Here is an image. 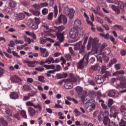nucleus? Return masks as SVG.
<instances>
[{
    "mask_svg": "<svg viewBox=\"0 0 126 126\" xmlns=\"http://www.w3.org/2000/svg\"><path fill=\"white\" fill-rule=\"evenodd\" d=\"M117 61L116 58H113L109 62V66L111 67L113 64L117 63Z\"/></svg>",
    "mask_w": 126,
    "mask_h": 126,
    "instance_id": "nucleus-23",
    "label": "nucleus"
},
{
    "mask_svg": "<svg viewBox=\"0 0 126 126\" xmlns=\"http://www.w3.org/2000/svg\"><path fill=\"white\" fill-rule=\"evenodd\" d=\"M30 87L29 85H25L23 86V89L25 91H28L29 90Z\"/></svg>",
    "mask_w": 126,
    "mask_h": 126,
    "instance_id": "nucleus-53",
    "label": "nucleus"
},
{
    "mask_svg": "<svg viewBox=\"0 0 126 126\" xmlns=\"http://www.w3.org/2000/svg\"><path fill=\"white\" fill-rule=\"evenodd\" d=\"M63 22V24H66L67 23V19L65 16L61 14L59 17L58 19L55 21V23L56 24H61Z\"/></svg>",
    "mask_w": 126,
    "mask_h": 126,
    "instance_id": "nucleus-7",
    "label": "nucleus"
},
{
    "mask_svg": "<svg viewBox=\"0 0 126 126\" xmlns=\"http://www.w3.org/2000/svg\"><path fill=\"white\" fill-rule=\"evenodd\" d=\"M106 1L109 3H115V4L118 3V0H106Z\"/></svg>",
    "mask_w": 126,
    "mask_h": 126,
    "instance_id": "nucleus-43",
    "label": "nucleus"
},
{
    "mask_svg": "<svg viewBox=\"0 0 126 126\" xmlns=\"http://www.w3.org/2000/svg\"><path fill=\"white\" fill-rule=\"evenodd\" d=\"M54 62V58L53 57H49L46 61L45 63H48L50 64L51 63H52Z\"/></svg>",
    "mask_w": 126,
    "mask_h": 126,
    "instance_id": "nucleus-28",
    "label": "nucleus"
},
{
    "mask_svg": "<svg viewBox=\"0 0 126 126\" xmlns=\"http://www.w3.org/2000/svg\"><path fill=\"white\" fill-rule=\"evenodd\" d=\"M28 112L31 117H33V116H35V114H36V111L31 107H29Z\"/></svg>",
    "mask_w": 126,
    "mask_h": 126,
    "instance_id": "nucleus-19",
    "label": "nucleus"
},
{
    "mask_svg": "<svg viewBox=\"0 0 126 126\" xmlns=\"http://www.w3.org/2000/svg\"><path fill=\"white\" fill-rule=\"evenodd\" d=\"M88 41V36H86L84 39L83 44L82 45V41H79L76 44V46L75 47L76 50H79V54L83 56L85 54L86 47L85 45Z\"/></svg>",
    "mask_w": 126,
    "mask_h": 126,
    "instance_id": "nucleus-3",
    "label": "nucleus"
},
{
    "mask_svg": "<svg viewBox=\"0 0 126 126\" xmlns=\"http://www.w3.org/2000/svg\"><path fill=\"white\" fill-rule=\"evenodd\" d=\"M103 53L104 55H110L111 50H110V48L107 47L104 50Z\"/></svg>",
    "mask_w": 126,
    "mask_h": 126,
    "instance_id": "nucleus-32",
    "label": "nucleus"
},
{
    "mask_svg": "<svg viewBox=\"0 0 126 126\" xmlns=\"http://www.w3.org/2000/svg\"><path fill=\"white\" fill-rule=\"evenodd\" d=\"M32 7L33 8H35V10L40 9V8H41V5L40 4L34 3L32 5Z\"/></svg>",
    "mask_w": 126,
    "mask_h": 126,
    "instance_id": "nucleus-33",
    "label": "nucleus"
},
{
    "mask_svg": "<svg viewBox=\"0 0 126 126\" xmlns=\"http://www.w3.org/2000/svg\"><path fill=\"white\" fill-rule=\"evenodd\" d=\"M115 67L116 70H119V69H121V64L118 63L115 64Z\"/></svg>",
    "mask_w": 126,
    "mask_h": 126,
    "instance_id": "nucleus-54",
    "label": "nucleus"
},
{
    "mask_svg": "<svg viewBox=\"0 0 126 126\" xmlns=\"http://www.w3.org/2000/svg\"><path fill=\"white\" fill-rule=\"evenodd\" d=\"M39 24H40V20L38 18H34V21H30L27 23V25L34 30L38 29Z\"/></svg>",
    "mask_w": 126,
    "mask_h": 126,
    "instance_id": "nucleus-5",
    "label": "nucleus"
},
{
    "mask_svg": "<svg viewBox=\"0 0 126 126\" xmlns=\"http://www.w3.org/2000/svg\"><path fill=\"white\" fill-rule=\"evenodd\" d=\"M28 63V65L30 67H34V64H35V61H28L27 62Z\"/></svg>",
    "mask_w": 126,
    "mask_h": 126,
    "instance_id": "nucleus-29",
    "label": "nucleus"
},
{
    "mask_svg": "<svg viewBox=\"0 0 126 126\" xmlns=\"http://www.w3.org/2000/svg\"><path fill=\"white\" fill-rule=\"evenodd\" d=\"M120 110L121 111V112L122 113H123L124 112H126V106L123 105L120 107Z\"/></svg>",
    "mask_w": 126,
    "mask_h": 126,
    "instance_id": "nucleus-56",
    "label": "nucleus"
},
{
    "mask_svg": "<svg viewBox=\"0 0 126 126\" xmlns=\"http://www.w3.org/2000/svg\"><path fill=\"white\" fill-rule=\"evenodd\" d=\"M21 115L24 119H27V115H26V111L22 110L21 112Z\"/></svg>",
    "mask_w": 126,
    "mask_h": 126,
    "instance_id": "nucleus-36",
    "label": "nucleus"
},
{
    "mask_svg": "<svg viewBox=\"0 0 126 126\" xmlns=\"http://www.w3.org/2000/svg\"><path fill=\"white\" fill-rule=\"evenodd\" d=\"M53 15V12L49 13L47 16V19L48 20H52Z\"/></svg>",
    "mask_w": 126,
    "mask_h": 126,
    "instance_id": "nucleus-44",
    "label": "nucleus"
},
{
    "mask_svg": "<svg viewBox=\"0 0 126 126\" xmlns=\"http://www.w3.org/2000/svg\"><path fill=\"white\" fill-rule=\"evenodd\" d=\"M44 68L42 66L35 68V70H37V71H39V72H43V71H44Z\"/></svg>",
    "mask_w": 126,
    "mask_h": 126,
    "instance_id": "nucleus-37",
    "label": "nucleus"
},
{
    "mask_svg": "<svg viewBox=\"0 0 126 126\" xmlns=\"http://www.w3.org/2000/svg\"><path fill=\"white\" fill-rule=\"evenodd\" d=\"M94 80L97 84H102L105 80L103 76L101 75H96L94 79Z\"/></svg>",
    "mask_w": 126,
    "mask_h": 126,
    "instance_id": "nucleus-12",
    "label": "nucleus"
},
{
    "mask_svg": "<svg viewBox=\"0 0 126 126\" xmlns=\"http://www.w3.org/2000/svg\"><path fill=\"white\" fill-rule=\"evenodd\" d=\"M91 46H92L93 51H95V52L100 51V53H102L104 49L107 47V44L103 43L100 47H99V39L96 37L93 39L92 37H90L87 46V50L88 51H89V50L91 49Z\"/></svg>",
    "mask_w": 126,
    "mask_h": 126,
    "instance_id": "nucleus-1",
    "label": "nucleus"
},
{
    "mask_svg": "<svg viewBox=\"0 0 126 126\" xmlns=\"http://www.w3.org/2000/svg\"><path fill=\"white\" fill-rule=\"evenodd\" d=\"M54 30H53L54 32H56V35L57 36V39L59 40L60 43H62L64 40V36L63 32L61 33L63 30H64V27L63 26H61L59 27H54Z\"/></svg>",
    "mask_w": 126,
    "mask_h": 126,
    "instance_id": "nucleus-2",
    "label": "nucleus"
},
{
    "mask_svg": "<svg viewBox=\"0 0 126 126\" xmlns=\"http://www.w3.org/2000/svg\"><path fill=\"white\" fill-rule=\"evenodd\" d=\"M81 27V22L80 20L77 19L74 21V28H75V29H79Z\"/></svg>",
    "mask_w": 126,
    "mask_h": 126,
    "instance_id": "nucleus-15",
    "label": "nucleus"
},
{
    "mask_svg": "<svg viewBox=\"0 0 126 126\" xmlns=\"http://www.w3.org/2000/svg\"><path fill=\"white\" fill-rule=\"evenodd\" d=\"M114 104V100L113 99H108V106L110 107H112V105Z\"/></svg>",
    "mask_w": 126,
    "mask_h": 126,
    "instance_id": "nucleus-38",
    "label": "nucleus"
},
{
    "mask_svg": "<svg viewBox=\"0 0 126 126\" xmlns=\"http://www.w3.org/2000/svg\"><path fill=\"white\" fill-rule=\"evenodd\" d=\"M103 123L105 126H107V125H111V120L109 119V117L105 116L104 117Z\"/></svg>",
    "mask_w": 126,
    "mask_h": 126,
    "instance_id": "nucleus-18",
    "label": "nucleus"
},
{
    "mask_svg": "<svg viewBox=\"0 0 126 126\" xmlns=\"http://www.w3.org/2000/svg\"><path fill=\"white\" fill-rule=\"evenodd\" d=\"M120 126H126V122L124 120H121L120 123Z\"/></svg>",
    "mask_w": 126,
    "mask_h": 126,
    "instance_id": "nucleus-55",
    "label": "nucleus"
},
{
    "mask_svg": "<svg viewBox=\"0 0 126 126\" xmlns=\"http://www.w3.org/2000/svg\"><path fill=\"white\" fill-rule=\"evenodd\" d=\"M10 80L13 83H20L22 80L17 75H13L10 77Z\"/></svg>",
    "mask_w": 126,
    "mask_h": 126,
    "instance_id": "nucleus-13",
    "label": "nucleus"
},
{
    "mask_svg": "<svg viewBox=\"0 0 126 126\" xmlns=\"http://www.w3.org/2000/svg\"><path fill=\"white\" fill-rule=\"evenodd\" d=\"M101 72H102V74L103 73H105V72H106V66L103 65L102 66Z\"/></svg>",
    "mask_w": 126,
    "mask_h": 126,
    "instance_id": "nucleus-60",
    "label": "nucleus"
},
{
    "mask_svg": "<svg viewBox=\"0 0 126 126\" xmlns=\"http://www.w3.org/2000/svg\"><path fill=\"white\" fill-rule=\"evenodd\" d=\"M104 20H105V21H107V22L110 23V24H113V21H111V20H110V19H109V18H108V17H105Z\"/></svg>",
    "mask_w": 126,
    "mask_h": 126,
    "instance_id": "nucleus-50",
    "label": "nucleus"
},
{
    "mask_svg": "<svg viewBox=\"0 0 126 126\" xmlns=\"http://www.w3.org/2000/svg\"><path fill=\"white\" fill-rule=\"evenodd\" d=\"M27 106H32L35 109H39L40 111L42 110V106L40 104L35 105L34 103H32L31 101H28L27 102Z\"/></svg>",
    "mask_w": 126,
    "mask_h": 126,
    "instance_id": "nucleus-14",
    "label": "nucleus"
},
{
    "mask_svg": "<svg viewBox=\"0 0 126 126\" xmlns=\"http://www.w3.org/2000/svg\"><path fill=\"white\" fill-rule=\"evenodd\" d=\"M5 112L6 115H8V117H12V112L11 110L9 108H5Z\"/></svg>",
    "mask_w": 126,
    "mask_h": 126,
    "instance_id": "nucleus-25",
    "label": "nucleus"
},
{
    "mask_svg": "<svg viewBox=\"0 0 126 126\" xmlns=\"http://www.w3.org/2000/svg\"><path fill=\"white\" fill-rule=\"evenodd\" d=\"M41 57H43V58H47V57L49 56V53L45 52L43 54H41Z\"/></svg>",
    "mask_w": 126,
    "mask_h": 126,
    "instance_id": "nucleus-49",
    "label": "nucleus"
},
{
    "mask_svg": "<svg viewBox=\"0 0 126 126\" xmlns=\"http://www.w3.org/2000/svg\"><path fill=\"white\" fill-rule=\"evenodd\" d=\"M3 73H4V70L1 67H0V77L3 75Z\"/></svg>",
    "mask_w": 126,
    "mask_h": 126,
    "instance_id": "nucleus-52",
    "label": "nucleus"
},
{
    "mask_svg": "<svg viewBox=\"0 0 126 126\" xmlns=\"http://www.w3.org/2000/svg\"><path fill=\"white\" fill-rule=\"evenodd\" d=\"M16 17L17 20H23L25 18V15L22 13H20L16 15Z\"/></svg>",
    "mask_w": 126,
    "mask_h": 126,
    "instance_id": "nucleus-21",
    "label": "nucleus"
},
{
    "mask_svg": "<svg viewBox=\"0 0 126 126\" xmlns=\"http://www.w3.org/2000/svg\"><path fill=\"white\" fill-rule=\"evenodd\" d=\"M10 44H8V47H11V48H14V45H15V43H14V41L10 40L9 41Z\"/></svg>",
    "mask_w": 126,
    "mask_h": 126,
    "instance_id": "nucleus-45",
    "label": "nucleus"
},
{
    "mask_svg": "<svg viewBox=\"0 0 126 126\" xmlns=\"http://www.w3.org/2000/svg\"><path fill=\"white\" fill-rule=\"evenodd\" d=\"M42 27H44L46 30H49V26L46 23H43L42 25Z\"/></svg>",
    "mask_w": 126,
    "mask_h": 126,
    "instance_id": "nucleus-47",
    "label": "nucleus"
},
{
    "mask_svg": "<svg viewBox=\"0 0 126 126\" xmlns=\"http://www.w3.org/2000/svg\"><path fill=\"white\" fill-rule=\"evenodd\" d=\"M48 5H49V4L47 2H44V3H40L41 7H44L45 6H48Z\"/></svg>",
    "mask_w": 126,
    "mask_h": 126,
    "instance_id": "nucleus-57",
    "label": "nucleus"
},
{
    "mask_svg": "<svg viewBox=\"0 0 126 126\" xmlns=\"http://www.w3.org/2000/svg\"><path fill=\"white\" fill-rule=\"evenodd\" d=\"M95 19L97 22L100 23V24H103V20L100 18L99 17H95Z\"/></svg>",
    "mask_w": 126,
    "mask_h": 126,
    "instance_id": "nucleus-39",
    "label": "nucleus"
},
{
    "mask_svg": "<svg viewBox=\"0 0 126 126\" xmlns=\"http://www.w3.org/2000/svg\"><path fill=\"white\" fill-rule=\"evenodd\" d=\"M58 6L55 5L54 6V17L56 18L57 16H58Z\"/></svg>",
    "mask_w": 126,
    "mask_h": 126,
    "instance_id": "nucleus-27",
    "label": "nucleus"
},
{
    "mask_svg": "<svg viewBox=\"0 0 126 126\" xmlns=\"http://www.w3.org/2000/svg\"><path fill=\"white\" fill-rule=\"evenodd\" d=\"M60 61H61V62H63V63H61L62 65L63 66V64L66 63V61H65V59L63 57H61V58L60 59Z\"/></svg>",
    "mask_w": 126,
    "mask_h": 126,
    "instance_id": "nucleus-46",
    "label": "nucleus"
},
{
    "mask_svg": "<svg viewBox=\"0 0 126 126\" xmlns=\"http://www.w3.org/2000/svg\"><path fill=\"white\" fill-rule=\"evenodd\" d=\"M89 59V55L86 54L83 59L80 61L78 63V68H80V69H82V68H84L85 65H87L88 64V59Z\"/></svg>",
    "mask_w": 126,
    "mask_h": 126,
    "instance_id": "nucleus-4",
    "label": "nucleus"
},
{
    "mask_svg": "<svg viewBox=\"0 0 126 126\" xmlns=\"http://www.w3.org/2000/svg\"><path fill=\"white\" fill-rule=\"evenodd\" d=\"M85 107L86 109H88L89 108L90 112H91L93 109H95L96 105L93 103L92 100H88L85 104Z\"/></svg>",
    "mask_w": 126,
    "mask_h": 126,
    "instance_id": "nucleus-8",
    "label": "nucleus"
},
{
    "mask_svg": "<svg viewBox=\"0 0 126 126\" xmlns=\"http://www.w3.org/2000/svg\"><path fill=\"white\" fill-rule=\"evenodd\" d=\"M108 95L109 97L117 98L119 96V92L116 90H110L108 92Z\"/></svg>",
    "mask_w": 126,
    "mask_h": 126,
    "instance_id": "nucleus-11",
    "label": "nucleus"
},
{
    "mask_svg": "<svg viewBox=\"0 0 126 126\" xmlns=\"http://www.w3.org/2000/svg\"><path fill=\"white\" fill-rule=\"evenodd\" d=\"M67 77V73H63L62 74H57L56 78L57 79H62V78H66Z\"/></svg>",
    "mask_w": 126,
    "mask_h": 126,
    "instance_id": "nucleus-16",
    "label": "nucleus"
},
{
    "mask_svg": "<svg viewBox=\"0 0 126 126\" xmlns=\"http://www.w3.org/2000/svg\"><path fill=\"white\" fill-rule=\"evenodd\" d=\"M113 114V117L114 118V119H116L117 117L118 116V114H119V112L115 111V112L112 113Z\"/></svg>",
    "mask_w": 126,
    "mask_h": 126,
    "instance_id": "nucleus-61",
    "label": "nucleus"
},
{
    "mask_svg": "<svg viewBox=\"0 0 126 126\" xmlns=\"http://www.w3.org/2000/svg\"><path fill=\"white\" fill-rule=\"evenodd\" d=\"M15 43L16 44H24V41L23 40H18L16 39Z\"/></svg>",
    "mask_w": 126,
    "mask_h": 126,
    "instance_id": "nucleus-58",
    "label": "nucleus"
},
{
    "mask_svg": "<svg viewBox=\"0 0 126 126\" xmlns=\"http://www.w3.org/2000/svg\"><path fill=\"white\" fill-rule=\"evenodd\" d=\"M38 81H40V82H42L43 83H45L46 82V81H45V77L44 76H39L37 77Z\"/></svg>",
    "mask_w": 126,
    "mask_h": 126,
    "instance_id": "nucleus-30",
    "label": "nucleus"
},
{
    "mask_svg": "<svg viewBox=\"0 0 126 126\" xmlns=\"http://www.w3.org/2000/svg\"><path fill=\"white\" fill-rule=\"evenodd\" d=\"M96 29L97 31H99V32H104V29H103L101 27H97Z\"/></svg>",
    "mask_w": 126,
    "mask_h": 126,
    "instance_id": "nucleus-62",
    "label": "nucleus"
},
{
    "mask_svg": "<svg viewBox=\"0 0 126 126\" xmlns=\"http://www.w3.org/2000/svg\"><path fill=\"white\" fill-rule=\"evenodd\" d=\"M120 53L122 56H126V52L124 49H122Z\"/></svg>",
    "mask_w": 126,
    "mask_h": 126,
    "instance_id": "nucleus-64",
    "label": "nucleus"
},
{
    "mask_svg": "<svg viewBox=\"0 0 126 126\" xmlns=\"http://www.w3.org/2000/svg\"><path fill=\"white\" fill-rule=\"evenodd\" d=\"M9 6L12 8L15 7L16 6V2L11 0L9 3Z\"/></svg>",
    "mask_w": 126,
    "mask_h": 126,
    "instance_id": "nucleus-26",
    "label": "nucleus"
},
{
    "mask_svg": "<svg viewBox=\"0 0 126 126\" xmlns=\"http://www.w3.org/2000/svg\"><path fill=\"white\" fill-rule=\"evenodd\" d=\"M112 74H111V72H109L108 71H107L105 72V73L102 77H103L104 78H107L109 77V76H111Z\"/></svg>",
    "mask_w": 126,
    "mask_h": 126,
    "instance_id": "nucleus-34",
    "label": "nucleus"
},
{
    "mask_svg": "<svg viewBox=\"0 0 126 126\" xmlns=\"http://www.w3.org/2000/svg\"><path fill=\"white\" fill-rule=\"evenodd\" d=\"M10 98H11V99H13V100H15L18 98V94L15 92H12L10 94Z\"/></svg>",
    "mask_w": 126,
    "mask_h": 126,
    "instance_id": "nucleus-22",
    "label": "nucleus"
},
{
    "mask_svg": "<svg viewBox=\"0 0 126 126\" xmlns=\"http://www.w3.org/2000/svg\"><path fill=\"white\" fill-rule=\"evenodd\" d=\"M65 89H71L73 87V85L71 82H66L64 85Z\"/></svg>",
    "mask_w": 126,
    "mask_h": 126,
    "instance_id": "nucleus-17",
    "label": "nucleus"
},
{
    "mask_svg": "<svg viewBox=\"0 0 126 126\" xmlns=\"http://www.w3.org/2000/svg\"><path fill=\"white\" fill-rule=\"evenodd\" d=\"M47 42V38L40 37V44H45Z\"/></svg>",
    "mask_w": 126,
    "mask_h": 126,
    "instance_id": "nucleus-41",
    "label": "nucleus"
},
{
    "mask_svg": "<svg viewBox=\"0 0 126 126\" xmlns=\"http://www.w3.org/2000/svg\"><path fill=\"white\" fill-rule=\"evenodd\" d=\"M40 52L41 54H44V53H45L46 51H47V49H46V48H43L42 47L40 48Z\"/></svg>",
    "mask_w": 126,
    "mask_h": 126,
    "instance_id": "nucleus-63",
    "label": "nucleus"
},
{
    "mask_svg": "<svg viewBox=\"0 0 126 126\" xmlns=\"http://www.w3.org/2000/svg\"><path fill=\"white\" fill-rule=\"evenodd\" d=\"M65 57L67 59V61H71V56H70V55L66 54Z\"/></svg>",
    "mask_w": 126,
    "mask_h": 126,
    "instance_id": "nucleus-59",
    "label": "nucleus"
},
{
    "mask_svg": "<svg viewBox=\"0 0 126 126\" xmlns=\"http://www.w3.org/2000/svg\"><path fill=\"white\" fill-rule=\"evenodd\" d=\"M63 13L66 15H68L69 19H72L74 16V13H75V11L73 8L69 9L68 7L65 6L64 7Z\"/></svg>",
    "mask_w": 126,
    "mask_h": 126,
    "instance_id": "nucleus-6",
    "label": "nucleus"
},
{
    "mask_svg": "<svg viewBox=\"0 0 126 126\" xmlns=\"http://www.w3.org/2000/svg\"><path fill=\"white\" fill-rule=\"evenodd\" d=\"M111 113H114L115 112H118V110H116V107L113 106L110 109Z\"/></svg>",
    "mask_w": 126,
    "mask_h": 126,
    "instance_id": "nucleus-51",
    "label": "nucleus"
},
{
    "mask_svg": "<svg viewBox=\"0 0 126 126\" xmlns=\"http://www.w3.org/2000/svg\"><path fill=\"white\" fill-rule=\"evenodd\" d=\"M49 12V9L48 8H44L42 10V14L43 15H47Z\"/></svg>",
    "mask_w": 126,
    "mask_h": 126,
    "instance_id": "nucleus-35",
    "label": "nucleus"
},
{
    "mask_svg": "<svg viewBox=\"0 0 126 126\" xmlns=\"http://www.w3.org/2000/svg\"><path fill=\"white\" fill-rule=\"evenodd\" d=\"M75 92L79 97H83L86 94V93L83 91V89L80 87H76L75 88Z\"/></svg>",
    "mask_w": 126,
    "mask_h": 126,
    "instance_id": "nucleus-9",
    "label": "nucleus"
},
{
    "mask_svg": "<svg viewBox=\"0 0 126 126\" xmlns=\"http://www.w3.org/2000/svg\"><path fill=\"white\" fill-rule=\"evenodd\" d=\"M69 34L70 38L74 39V38H76L78 36V31L75 28H71Z\"/></svg>",
    "mask_w": 126,
    "mask_h": 126,
    "instance_id": "nucleus-10",
    "label": "nucleus"
},
{
    "mask_svg": "<svg viewBox=\"0 0 126 126\" xmlns=\"http://www.w3.org/2000/svg\"><path fill=\"white\" fill-rule=\"evenodd\" d=\"M14 118H15V119H16L17 120H18V121H19L20 120V115L19 114V113H16L15 115H14L13 116Z\"/></svg>",
    "mask_w": 126,
    "mask_h": 126,
    "instance_id": "nucleus-48",
    "label": "nucleus"
},
{
    "mask_svg": "<svg viewBox=\"0 0 126 126\" xmlns=\"http://www.w3.org/2000/svg\"><path fill=\"white\" fill-rule=\"evenodd\" d=\"M117 3L118 6L119 8H120V9H123V8L125 7V4H124V3H123V2L119 1H118V2H117Z\"/></svg>",
    "mask_w": 126,
    "mask_h": 126,
    "instance_id": "nucleus-31",
    "label": "nucleus"
},
{
    "mask_svg": "<svg viewBox=\"0 0 126 126\" xmlns=\"http://www.w3.org/2000/svg\"><path fill=\"white\" fill-rule=\"evenodd\" d=\"M96 61V57L95 56L92 57L90 59L89 61L88 60V62H90V63H93L94 62Z\"/></svg>",
    "mask_w": 126,
    "mask_h": 126,
    "instance_id": "nucleus-40",
    "label": "nucleus"
},
{
    "mask_svg": "<svg viewBox=\"0 0 126 126\" xmlns=\"http://www.w3.org/2000/svg\"><path fill=\"white\" fill-rule=\"evenodd\" d=\"M30 11L31 13H32V14H33V15H34V16H40V10L31 9Z\"/></svg>",
    "mask_w": 126,
    "mask_h": 126,
    "instance_id": "nucleus-20",
    "label": "nucleus"
},
{
    "mask_svg": "<svg viewBox=\"0 0 126 126\" xmlns=\"http://www.w3.org/2000/svg\"><path fill=\"white\" fill-rule=\"evenodd\" d=\"M117 74H125V71L124 70H120L117 71L116 73L113 74L114 76L117 75Z\"/></svg>",
    "mask_w": 126,
    "mask_h": 126,
    "instance_id": "nucleus-42",
    "label": "nucleus"
},
{
    "mask_svg": "<svg viewBox=\"0 0 126 126\" xmlns=\"http://www.w3.org/2000/svg\"><path fill=\"white\" fill-rule=\"evenodd\" d=\"M0 123L3 126H8L7 121H6L3 118H0Z\"/></svg>",
    "mask_w": 126,
    "mask_h": 126,
    "instance_id": "nucleus-24",
    "label": "nucleus"
}]
</instances>
